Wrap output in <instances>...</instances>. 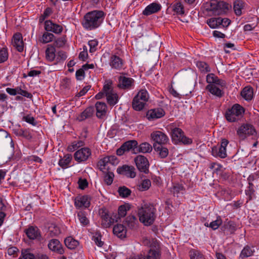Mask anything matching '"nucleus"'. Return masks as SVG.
I'll list each match as a JSON object with an SVG mask.
<instances>
[{
  "mask_svg": "<svg viewBox=\"0 0 259 259\" xmlns=\"http://www.w3.org/2000/svg\"><path fill=\"white\" fill-rule=\"evenodd\" d=\"M105 14L102 11L95 10L87 13L81 22L83 27L88 30L98 28L102 23Z\"/></svg>",
  "mask_w": 259,
  "mask_h": 259,
  "instance_id": "f257e3e1",
  "label": "nucleus"
},
{
  "mask_svg": "<svg viewBox=\"0 0 259 259\" xmlns=\"http://www.w3.org/2000/svg\"><path fill=\"white\" fill-rule=\"evenodd\" d=\"M206 81L208 84L205 89L210 93L219 98L224 95V92L217 87V85L222 88H226L227 83L225 80L220 79L214 73H209L206 75Z\"/></svg>",
  "mask_w": 259,
  "mask_h": 259,
  "instance_id": "f03ea898",
  "label": "nucleus"
},
{
  "mask_svg": "<svg viewBox=\"0 0 259 259\" xmlns=\"http://www.w3.org/2000/svg\"><path fill=\"white\" fill-rule=\"evenodd\" d=\"M156 209L152 204H145L138 210L140 221L146 226L151 225L156 218Z\"/></svg>",
  "mask_w": 259,
  "mask_h": 259,
  "instance_id": "7ed1b4c3",
  "label": "nucleus"
},
{
  "mask_svg": "<svg viewBox=\"0 0 259 259\" xmlns=\"http://www.w3.org/2000/svg\"><path fill=\"white\" fill-rule=\"evenodd\" d=\"M143 243L150 246L148 251L147 252H144L143 254H141L135 258L130 259H160L161 252L159 244L156 239H145Z\"/></svg>",
  "mask_w": 259,
  "mask_h": 259,
  "instance_id": "20e7f679",
  "label": "nucleus"
},
{
  "mask_svg": "<svg viewBox=\"0 0 259 259\" xmlns=\"http://www.w3.org/2000/svg\"><path fill=\"white\" fill-rule=\"evenodd\" d=\"M205 7L207 11H211L213 14L219 15L226 13L231 6L223 1L211 0L205 4Z\"/></svg>",
  "mask_w": 259,
  "mask_h": 259,
  "instance_id": "39448f33",
  "label": "nucleus"
},
{
  "mask_svg": "<svg viewBox=\"0 0 259 259\" xmlns=\"http://www.w3.org/2000/svg\"><path fill=\"white\" fill-rule=\"evenodd\" d=\"M244 111V108L242 106L235 104L226 111L225 117L228 121L235 122L243 116Z\"/></svg>",
  "mask_w": 259,
  "mask_h": 259,
  "instance_id": "423d86ee",
  "label": "nucleus"
},
{
  "mask_svg": "<svg viewBox=\"0 0 259 259\" xmlns=\"http://www.w3.org/2000/svg\"><path fill=\"white\" fill-rule=\"evenodd\" d=\"M171 136L172 142L175 144L182 143L184 145H190L192 143V139L185 136L182 129L175 127L171 130Z\"/></svg>",
  "mask_w": 259,
  "mask_h": 259,
  "instance_id": "0eeeda50",
  "label": "nucleus"
},
{
  "mask_svg": "<svg viewBox=\"0 0 259 259\" xmlns=\"http://www.w3.org/2000/svg\"><path fill=\"white\" fill-rule=\"evenodd\" d=\"M237 135L239 140L243 141L247 137L256 134L254 127L249 123H243L237 130Z\"/></svg>",
  "mask_w": 259,
  "mask_h": 259,
  "instance_id": "6e6552de",
  "label": "nucleus"
},
{
  "mask_svg": "<svg viewBox=\"0 0 259 259\" xmlns=\"http://www.w3.org/2000/svg\"><path fill=\"white\" fill-rule=\"evenodd\" d=\"M100 214L101 219V225L103 228H109L114 222L118 221L117 213H113L111 216H110L106 209H102L100 210Z\"/></svg>",
  "mask_w": 259,
  "mask_h": 259,
  "instance_id": "1a4fd4ad",
  "label": "nucleus"
},
{
  "mask_svg": "<svg viewBox=\"0 0 259 259\" xmlns=\"http://www.w3.org/2000/svg\"><path fill=\"white\" fill-rule=\"evenodd\" d=\"M229 143L228 140L223 139L221 141L220 145L213 146L211 148V154L215 157L225 158L227 156L226 147Z\"/></svg>",
  "mask_w": 259,
  "mask_h": 259,
  "instance_id": "9d476101",
  "label": "nucleus"
},
{
  "mask_svg": "<svg viewBox=\"0 0 259 259\" xmlns=\"http://www.w3.org/2000/svg\"><path fill=\"white\" fill-rule=\"evenodd\" d=\"M135 162L139 171L147 174L149 172V163L144 156L139 155L135 157Z\"/></svg>",
  "mask_w": 259,
  "mask_h": 259,
  "instance_id": "9b49d317",
  "label": "nucleus"
},
{
  "mask_svg": "<svg viewBox=\"0 0 259 259\" xmlns=\"http://www.w3.org/2000/svg\"><path fill=\"white\" fill-rule=\"evenodd\" d=\"M135 80L133 78L124 76L118 77L117 87L119 89L129 90L134 88Z\"/></svg>",
  "mask_w": 259,
  "mask_h": 259,
  "instance_id": "f8f14e48",
  "label": "nucleus"
},
{
  "mask_svg": "<svg viewBox=\"0 0 259 259\" xmlns=\"http://www.w3.org/2000/svg\"><path fill=\"white\" fill-rule=\"evenodd\" d=\"M91 155V150L87 147L81 148L74 154V159L78 162L86 161Z\"/></svg>",
  "mask_w": 259,
  "mask_h": 259,
  "instance_id": "ddd939ff",
  "label": "nucleus"
},
{
  "mask_svg": "<svg viewBox=\"0 0 259 259\" xmlns=\"http://www.w3.org/2000/svg\"><path fill=\"white\" fill-rule=\"evenodd\" d=\"M151 137L152 139L155 142L154 144L156 145H165L169 141V139L167 135L159 131L152 132L151 134Z\"/></svg>",
  "mask_w": 259,
  "mask_h": 259,
  "instance_id": "4468645a",
  "label": "nucleus"
},
{
  "mask_svg": "<svg viewBox=\"0 0 259 259\" xmlns=\"http://www.w3.org/2000/svg\"><path fill=\"white\" fill-rule=\"evenodd\" d=\"M48 247L50 250L57 254L62 255L65 253L64 248L58 239H51L48 243Z\"/></svg>",
  "mask_w": 259,
  "mask_h": 259,
  "instance_id": "2eb2a0df",
  "label": "nucleus"
},
{
  "mask_svg": "<svg viewBox=\"0 0 259 259\" xmlns=\"http://www.w3.org/2000/svg\"><path fill=\"white\" fill-rule=\"evenodd\" d=\"M45 29L47 31H52L56 34L61 33L63 29L61 25L54 23L50 20L45 22Z\"/></svg>",
  "mask_w": 259,
  "mask_h": 259,
  "instance_id": "dca6fc26",
  "label": "nucleus"
},
{
  "mask_svg": "<svg viewBox=\"0 0 259 259\" xmlns=\"http://www.w3.org/2000/svg\"><path fill=\"white\" fill-rule=\"evenodd\" d=\"M91 198L88 195L79 196L75 198L74 204L76 208H88L90 205Z\"/></svg>",
  "mask_w": 259,
  "mask_h": 259,
  "instance_id": "f3484780",
  "label": "nucleus"
},
{
  "mask_svg": "<svg viewBox=\"0 0 259 259\" xmlns=\"http://www.w3.org/2000/svg\"><path fill=\"white\" fill-rule=\"evenodd\" d=\"M24 232L30 240L37 239L41 236L40 230L37 227L29 226Z\"/></svg>",
  "mask_w": 259,
  "mask_h": 259,
  "instance_id": "a211bd4d",
  "label": "nucleus"
},
{
  "mask_svg": "<svg viewBox=\"0 0 259 259\" xmlns=\"http://www.w3.org/2000/svg\"><path fill=\"white\" fill-rule=\"evenodd\" d=\"M117 171L119 174L123 175L132 178H135L136 176L135 168L132 166L124 165L121 167H118Z\"/></svg>",
  "mask_w": 259,
  "mask_h": 259,
  "instance_id": "6ab92c4d",
  "label": "nucleus"
},
{
  "mask_svg": "<svg viewBox=\"0 0 259 259\" xmlns=\"http://www.w3.org/2000/svg\"><path fill=\"white\" fill-rule=\"evenodd\" d=\"M165 114L164 111L162 108H156L148 111L146 116L149 120L160 118Z\"/></svg>",
  "mask_w": 259,
  "mask_h": 259,
  "instance_id": "aec40b11",
  "label": "nucleus"
},
{
  "mask_svg": "<svg viewBox=\"0 0 259 259\" xmlns=\"http://www.w3.org/2000/svg\"><path fill=\"white\" fill-rule=\"evenodd\" d=\"M161 9V6L160 4L156 3H152L145 8L142 14L145 16H149L152 14L157 13Z\"/></svg>",
  "mask_w": 259,
  "mask_h": 259,
  "instance_id": "412c9836",
  "label": "nucleus"
},
{
  "mask_svg": "<svg viewBox=\"0 0 259 259\" xmlns=\"http://www.w3.org/2000/svg\"><path fill=\"white\" fill-rule=\"evenodd\" d=\"M13 44L18 51L22 52L24 49V42L21 33H17L13 36Z\"/></svg>",
  "mask_w": 259,
  "mask_h": 259,
  "instance_id": "4be33fe9",
  "label": "nucleus"
},
{
  "mask_svg": "<svg viewBox=\"0 0 259 259\" xmlns=\"http://www.w3.org/2000/svg\"><path fill=\"white\" fill-rule=\"evenodd\" d=\"M110 65L115 69H121L123 65V60L119 57L113 55L110 58Z\"/></svg>",
  "mask_w": 259,
  "mask_h": 259,
  "instance_id": "5701e85b",
  "label": "nucleus"
},
{
  "mask_svg": "<svg viewBox=\"0 0 259 259\" xmlns=\"http://www.w3.org/2000/svg\"><path fill=\"white\" fill-rule=\"evenodd\" d=\"M96 109L97 117L102 118L106 115L107 106L105 103L97 102L96 104Z\"/></svg>",
  "mask_w": 259,
  "mask_h": 259,
  "instance_id": "b1692460",
  "label": "nucleus"
},
{
  "mask_svg": "<svg viewBox=\"0 0 259 259\" xmlns=\"http://www.w3.org/2000/svg\"><path fill=\"white\" fill-rule=\"evenodd\" d=\"M113 232L118 237L124 238L126 236V230L123 225L118 224L113 227Z\"/></svg>",
  "mask_w": 259,
  "mask_h": 259,
  "instance_id": "393cba45",
  "label": "nucleus"
},
{
  "mask_svg": "<svg viewBox=\"0 0 259 259\" xmlns=\"http://www.w3.org/2000/svg\"><path fill=\"white\" fill-rule=\"evenodd\" d=\"M95 112L94 108L92 106L87 108L83 112H82L77 119L79 121H83L85 119L91 117Z\"/></svg>",
  "mask_w": 259,
  "mask_h": 259,
  "instance_id": "a878e982",
  "label": "nucleus"
},
{
  "mask_svg": "<svg viewBox=\"0 0 259 259\" xmlns=\"http://www.w3.org/2000/svg\"><path fill=\"white\" fill-rule=\"evenodd\" d=\"M99 163L101 166L105 167L108 164L113 165L117 163V159L116 157L114 155L108 156L101 159Z\"/></svg>",
  "mask_w": 259,
  "mask_h": 259,
  "instance_id": "bb28decb",
  "label": "nucleus"
},
{
  "mask_svg": "<svg viewBox=\"0 0 259 259\" xmlns=\"http://www.w3.org/2000/svg\"><path fill=\"white\" fill-rule=\"evenodd\" d=\"M138 142L136 140H131L125 142L122 145V148H124L126 151L132 150L133 153H137Z\"/></svg>",
  "mask_w": 259,
  "mask_h": 259,
  "instance_id": "cd10ccee",
  "label": "nucleus"
},
{
  "mask_svg": "<svg viewBox=\"0 0 259 259\" xmlns=\"http://www.w3.org/2000/svg\"><path fill=\"white\" fill-rule=\"evenodd\" d=\"M185 191V188L183 185L179 183H173L170 188V192L174 196H178L179 194L181 192L183 193Z\"/></svg>",
  "mask_w": 259,
  "mask_h": 259,
  "instance_id": "c85d7f7f",
  "label": "nucleus"
},
{
  "mask_svg": "<svg viewBox=\"0 0 259 259\" xmlns=\"http://www.w3.org/2000/svg\"><path fill=\"white\" fill-rule=\"evenodd\" d=\"M241 95L242 97L246 100H251L253 96V91L252 88L250 87H245L241 91Z\"/></svg>",
  "mask_w": 259,
  "mask_h": 259,
  "instance_id": "c756f323",
  "label": "nucleus"
},
{
  "mask_svg": "<svg viewBox=\"0 0 259 259\" xmlns=\"http://www.w3.org/2000/svg\"><path fill=\"white\" fill-rule=\"evenodd\" d=\"M64 243L66 246L70 249H74L79 245L78 241L71 236L66 238L64 240Z\"/></svg>",
  "mask_w": 259,
  "mask_h": 259,
  "instance_id": "7c9ffc66",
  "label": "nucleus"
},
{
  "mask_svg": "<svg viewBox=\"0 0 259 259\" xmlns=\"http://www.w3.org/2000/svg\"><path fill=\"white\" fill-rule=\"evenodd\" d=\"M154 150L158 152L161 158L166 157L168 154V150L167 148L163 147L162 145L153 144Z\"/></svg>",
  "mask_w": 259,
  "mask_h": 259,
  "instance_id": "2f4dec72",
  "label": "nucleus"
},
{
  "mask_svg": "<svg viewBox=\"0 0 259 259\" xmlns=\"http://www.w3.org/2000/svg\"><path fill=\"white\" fill-rule=\"evenodd\" d=\"M72 160V155L70 154H66L63 158H61L58 162L59 165L62 168H66L68 167Z\"/></svg>",
  "mask_w": 259,
  "mask_h": 259,
  "instance_id": "473e14b6",
  "label": "nucleus"
},
{
  "mask_svg": "<svg viewBox=\"0 0 259 259\" xmlns=\"http://www.w3.org/2000/svg\"><path fill=\"white\" fill-rule=\"evenodd\" d=\"M61 233L60 228L55 224H52L48 229L47 235L50 237H53L58 236Z\"/></svg>",
  "mask_w": 259,
  "mask_h": 259,
  "instance_id": "72a5a7b5",
  "label": "nucleus"
},
{
  "mask_svg": "<svg viewBox=\"0 0 259 259\" xmlns=\"http://www.w3.org/2000/svg\"><path fill=\"white\" fill-rule=\"evenodd\" d=\"M55 52L56 49L55 47L51 45L48 46L46 50V57L47 60L50 62L54 61L56 57Z\"/></svg>",
  "mask_w": 259,
  "mask_h": 259,
  "instance_id": "f704fd0d",
  "label": "nucleus"
},
{
  "mask_svg": "<svg viewBox=\"0 0 259 259\" xmlns=\"http://www.w3.org/2000/svg\"><path fill=\"white\" fill-rule=\"evenodd\" d=\"M137 153L141 152L143 153H150L152 150V146L148 143L144 142L141 144L139 146H137Z\"/></svg>",
  "mask_w": 259,
  "mask_h": 259,
  "instance_id": "c9c22d12",
  "label": "nucleus"
},
{
  "mask_svg": "<svg viewBox=\"0 0 259 259\" xmlns=\"http://www.w3.org/2000/svg\"><path fill=\"white\" fill-rule=\"evenodd\" d=\"M146 102H143V101H141L139 98H134L132 102L133 108L136 111H141L144 108Z\"/></svg>",
  "mask_w": 259,
  "mask_h": 259,
  "instance_id": "e433bc0d",
  "label": "nucleus"
},
{
  "mask_svg": "<svg viewBox=\"0 0 259 259\" xmlns=\"http://www.w3.org/2000/svg\"><path fill=\"white\" fill-rule=\"evenodd\" d=\"M108 103L110 106H114L115 105L118 100V96L117 94L114 92L111 93H108L106 95Z\"/></svg>",
  "mask_w": 259,
  "mask_h": 259,
  "instance_id": "4c0bfd02",
  "label": "nucleus"
},
{
  "mask_svg": "<svg viewBox=\"0 0 259 259\" xmlns=\"http://www.w3.org/2000/svg\"><path fill=\"white\" fill-rule=\"evenodd\" d=\"M14 133L17 136L23 137L28 140H30L32 138L31 133L27 130L22 128L16 129L14 130Z\"/></svg>",
  "mask_w": 259,
  "mask_h": 259,
  "instance_id": "58836bf2",
  "label": "nucleus"
},
{
  "mask_svg": "<svg viewBox=\"0 0 259 259\" xmlns=\"http://www.w3.org/2000/svg\"><path fill=\"white\" fill-rule=\"evenodd\" d=\"M224 228V231H227L230 234H233L236 230V224L233 221H228L225 222L223 227Z\"/></svg>",
  "mask_w": 259,
  "mask_h": 259,
  "instance_id": "ea45409f",
  "label": "nucleus"
},
{
  "mask_svg": "<svg viewBox=\"0 0 259 259\" xmlns=\"http://www.w3.org/2000/svg\"><path fill=\"white\" fill-rule=\"evenodd\" d=\"M196 66L201 73L205 74L210 72L209 66L205 62L198 61Z\"/></svg>",
  "mask_w": 259,
  "mask_h": 259,
  "instance_id": "a19ab883",
  "label": "nucleus"
},
{
  "mask_svg": "<svg viewBox=\"0 0 259 259\" xmlns=\"http://www.w3.org/2000/svg\"><path fill=\"white\" fill-rule=\"evenodd\" d=\"M172 11L178 15H183L185 13L183 5L181 2H176L172 6Z\"/></svg>",
  "mask_w": 259,
  "mask_h": 259,
  "instance_id": "79ce46f5",
  "label": "nucleus"
},
{
  "mask_svg": "<svg viewBox=\"0 0 259 259\" xmlns=\"http://www.w3.org/2000/svg\"><path fill=\"white\" fill-rule=\"evenodd\" d=\"M134 98H139L143 102H147L149 99V94L146 89H141Z\"/></svg>",
  "mask_w": 259,
  "mask_h": 259,
  "instance_id": "37998d69",
  "label": "nucleus"
},
{
  "mask_svg": "<svg viewBox=\"0 0 259 259\" xmlns=\"http://www.w3.org/2000/svg\"><path fill=\"white\" fill-rule=\"evenodd\" d=\"M130 208V207L128 204L120 206L118 209V214H117L118 220L121 218L124 217L126 214L127 211Z\"/></svg>",
  "mask_w": 259,
  "mask_h": 259,
  "instance_id": "c03bdc74",
  "label": "nucleus"
},
{
  "mask_svg": "<svg viewBox=\"0 0 259 259\" xmlns=\"http://www.w3.org/2000/svg\"><path fill=\"white\" fill-rule=\"evenodd\" d=\"M77 217L82 226H87L89 224V220L87 217L86 213L84 211H79L77 213Z\"/></svg>",
  "mask_w": 259,
  "mask_h": 259,
  "instance_id": "a18cd8bd",
  "label": "nucleus"
},
{
  "mask_svg": "<svg viewBox=\"0 0 259 259\" xmlns=\"http://www.w3.org/2000/svg\"><path fill=\"white\" fill-rule=\"evenodd\" d=\"M244 3L242 1H236L234 3V10L237 16L242 14V9L243 8Z\"/></svg>",
  "mask_w": 259,
  "mask_h": 259,
  "instance_id": "49530a36",
  "label": "nucleus"
},
{
  "mask_svg": "<svg viewBox=\"0 0 259 259\" xmlns=\"http://www.w3.org/2000/svg\"><path fill=\"white\" fill-rule=\"evenodd\" d=\"M254 250L249 246L247 245L244 247L240 254V257L243 258L251 256Z\"/></svg>",
  "mask_w": 259,
  "mask_h": 259,
  "instance_id": "de8ad7c7",
  "label": "nucleus"
},
{
  "mask_svg": "<svg viewBox=\"0 0 259 259\" xmlns=\"http://www.w3.org/2000/svg\"><path fill=\"white\" fill-rule=\"evenodd\" d=\"M249 186L247 189L245 190V194L247 196V202L251 200L254 197L255 190L254 189V185L253 183L248 184Z\"/></svg>",
  "mask_w": 259,
  "mask_h": 259,
  "instance_id": "09e8293b",
  "label": "nucleus"
},
{
  "mask_svg": "<svg viewBox=\"0 0 259 259\" xmlns=\"http://www.w3.org/2000/svg\"><path fill=\"white\" fill-rule=\"evenodd\" d=\"M138 223L137 219L135 215H130L125 219V224L131 228H134Z\"/></svg>",
  "mask_w": 259,
  "mask_h": 259,
  "instance_id": "8fccbe9b",
  "label": "nucleus"
},
{
  "mask_svg": "<svg viewBox=\"0 0 259 259\" xmlns=\"http://www.w3.org/2000/svg\"><path fill=\"white\" fill-rule=\"evenodd\" d=\"M151 185V181L149 179L142 180L141 183L138 186V189L140 191H146L149 189Z\"/></svg>",
  "mask_w": 259,
  "mask_h": 259,
  "instance_id": "3c124183",
  "label": "nucleus"
},
{
  "mask_svg": "<svg viewBox=\"0 0 259 259\" xmlns=\"http://www.w3.org/2000/svg\"><path fill=\"white\" fill-rule=\"evenodd\" d=\"M112 84L113 82L112 80H106L103 88V92L105 94V96L107 94H108V93L109 94L113 92Z\"/></svg>",
  "mask_w": 259,
  "mask_h": 259,
  "instance_id": "603ef678",
  "label": "nucleus"
},
{
  "mask_svg": "<svg viewBox=\"0 0 259 259\" xmlns=\"http://www.w3.org/2000/svg\"><path fill=\"white\" fill-rule=\"evenodd\" d=\"M190 259H205L204 255L198 250L193 249L190 251Z\"/></svg>",
  "mask_w": 259,
  "mask_h": 259,
  "instance_id": "864d4df0",
  "label": "nucleus"
},
{
  "mask_svg": "<svg viewBox=\"0 0 259 259\" xmlns=\"http://www.w3.org/2000/svg\"><path fill=\"white\" fill-rule=\"evenodd\" d=\"M118 192L119 195L123 198L127 197L131 194V190L125 186L120 187L118 188Z\"/></svg>",
  "mask_w": 259,
  "mask_h": 259,
  "instance_id": "5fc2aeb1",
  "label": "nucleus"
},
{
  "mask_svg": "<svg viewBox=\"0 0 259 259\" xmlns=\"http://www.w3.org/2000/svg\"><path fill=\"white\" fill-rule=\"evenodd\" d=\"M54 37L55 36L53 33L46 32L43 34L41 41L44 44H47L52 41Z\"/></svg>",
  "mask_w": 259,
  "mask_h": 259,
  "instance_id": "6e6d98bb",
  "label": "nucleus"
},
{
  "mask_svg": "<svg viewBox=\"0 0 259 259\" xmlns=\"http://www.w3.org/2000/svg\"><path fill=\"white\" fill-rule=\"evenodd\" d=\"M207 23L210 28H215L220 26L218 18H211L207 21Z\"/></svg>",
  "mask_w": 259,
  "mask_h": 259,
  "instance_id": "4d7b16f0",
  "label": "nucleus"
},
{
  "mask_svg": "<svg viewBox=\"0 0 259 259\" xmlns=\"http://www.w3.org/2000/svg\"><path fill=\"white\" fill-rule=\"evenodd\" d=\"M222 224V220L220 216H218L217 220L211 222L209 224V227L215 230L217 229Z\"/></svg>",
  "mask_w": 259,
  "mask_h": 259,
  "instance_id": "13d9d810",
  "label": "nucleus"
},
{
  "mask_svg": "<svg viewBox=\"0 0 259 259\" xmlns=\"http://www.w3.org/2000/svg\"><path fill=\"white\" fill-rule=\"evenodd\" d=\"M114 177V175L113 172L108 171L105 173L104 176L105 183L108 185H110L113 182Z\"/></svg>",
  "mask_w": 259,
  "mask_h": 259,
  "instance_id": "bf43d9fd",
  "label": "nucleus"
},
{
  "mask_svg": "<svg viewBox=\"0 0 259 259\" xmlns=\"http://www.w3.org/2000/svg\"><path fill=\"white\" fill-rule=\"evenodd\" d=\"M8 52L7 48H3L0 50V64L5 62L8 59Z\"/></svg>",
  "mask_w": 259,
  "mask_h": 259,
  "instance_id": "052dcab7",
  "label": "nucleus"
},
{
  "mask_svg": "<svg viewBox=\"0 0 259 259\" xmlns=\"http://www.w3.org/2000/svg\"><path fill=\"white\" fill-rule=\"evenodd\" d=\"M101 234L99 232H96L92 237V240L99 247H102L104 244V242L101 241Z\"/></svg>",
  "mask_w": 259,
  "mask_h": 259,
  "instance_id": "680f3d73",
  "label": "nucleus"
},
{
  "mask_svg": "<svg viewBox=\"0 0 259 259\" xmlns=\"http://www.w3.org/2000/svg\"><path fill=\"white\" fill-rule=\"evenodd\" d=\"M17 94L21 95L22 96L26 97L29 99H31L32 98V95L31 93L28 92L25 90H23L21 89V88L17 87Z\"/></svg>",
  "mask_w": 259,
  "mask_h": 259,
  "instance_id": "e2e57ef3",
  "label": "nucleus"
},
{
  "mask_svg": "<svg viewBox=\"0 0 259 259\" xmlns=\"http://www.w3.org/2000/svg\"><path fill=\"white\" fill-rule=\"evenodd\" d=\"M88 45L90 46V52L94 53L97 50L98 41L96 39L91 40L88 42Z\"/></svg>",
  "mask_w": 259,
  "mask_h": 259,
  "instance_id": "0e129e2a",
  "label": "nucleus"
},
{
  "mask_svg": "<svg viewBox=\"0 0 259 259\" xmlns=\"http://www.w3.org/2000/svg\"><path fill=\"white\" fill-rule=\"evenodd\" d=\"M56 58L58 62L64 61L67 58L66 53L63 51H59L57 53Z\"/></svg>",
  "mask_w": 259,
  "mask_h": 259,
  "instance_id": "69168bd1",
  "label": "nucleus"
},
{
  "mask_svg": "<svg viewBox=\"0 0 259 259\" xmlns=\"http://www.w3.org/2000/svg\"><path fill=\"white\" fill-rule=\"evenodd\" d=\"M75 76L77 80H82L85 76L84 69L82 67L81 68L78 69L76 71Z\"/></svg>",
  "mask_w": 259,
  "mask_h": 259,
  "instance_id": "338daca9",
  "label": "nucleus"
},
{
  "mask_svg": "<svg viewBox=\"0 0 259 259\" xmlns=\"http://www.w3.org/2000/svg\"><path fill=\"white\" fill-rule=\"evenodd\" d=\"M71 85V80L68 78H64L61 83V86L63 89H69Z\"/></svg>",
  "mask_w": 259,
  "mask_h": 259,
  "instance_id": "774afa93",
  "label": "nucleus"
}]
</instances>
